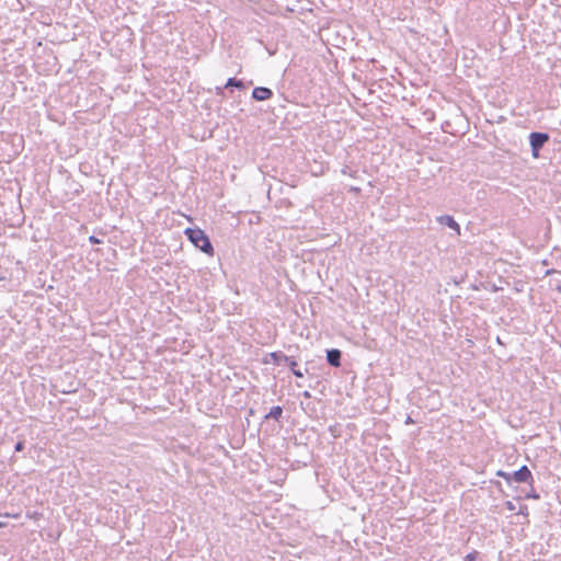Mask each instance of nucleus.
Here are the masks:
<instances>
[{
	"instance_id": "1",
	"label": "nucleus",
	"mask_w": 561,
	"mask_h": 561,
	"mask_svg": "<svg viewBox=\"0 0 561 561\" xmlns=\"http://www.w3.org/2000/svg\"><path fill=\"white\" fill-rule=\"evenodd\" d=\"M187 239L201 251L209 256L214 255V248L207 234L199 228H186L184 231Z\"/></svg>"
},
{
	"instance_id": "2",
	"label": "nucleus",
	"mask_w": 561,
	"mask_h": 561,
	"mask_svg": "<svg viewBox=\"0 0 561 561\" xmlns=\"http://www.w3.org/2000/svg\"><path fill=\"white\" fill-rule=\"evenodd\" d=\"M496 476L500 478H503L506 482H510L512 479L518 483H529L533 485L534 478L531 474V471L528 469L527 466L520 467L517 471H515L513 474H510L505 471L499 470L496 472Z\"/></svg>"
},
{
	"instance_id": "3",
	"label": "nucleus",
	"mask_w": 561,
	"mask_h": 561,
	"mask_svg": "<svg viewBox=\"0 0 561 561\" xmlns=\"http://www.w3.org/2000/svg\"><path fill=\"white\" fill-rule=\"evenodd\" d=\"M529 138L533 150V157L538 158L539 149L548 141L549 136L548 134L543 133H531Z\"/></svg>"
},
{
	"instance_id": "4",
	"label": "nucleus",
	"mask_w": 561,
	"mask_h": 561,
	"mask_svg": "<svg viewBox=\"0 0 561 561\" xmlns=\"http://www.w3.org/2000/svg\"><path fill=\"white\" fill-rule=\"evenodd\" d=\"M272 95H273L272 90L268 88H264V87L254 88V90L252 91V96L256 101H266V100L271 99Z\"/></svg>"
},
{
	"instance_id": "5",
	"label": "nucleus",
	"mask_w": 561,
	"mask_h": 561,
	"mask_svg": "<svg viewBox=\"0 0 561 561\" xmlns=\"http://www.w3.org/2000/svg\"><path fill=\"white\" fill-rule=\"evenodd\" d=\"M440 224H444L456 231L457 234H460V226L451 216L445 215L438 218Z\"/></svg>"
},
{
	"instance_id": "6",
	"label": "nucleus",
	"mask_w": 561,
	"mask_h": 561,
	"mask_svg": "<svg viewBox=\"0 0 561 561\" xmlns=\"http://www.w3.org/2000/svg\"><path fill=\"white\" fill-rule=\"evenodd\" d=\"M327 359L330 365L339 367L341 365V352L335 348L328 351Z\"/></svg>"
},
{
	"instance_id": "7",
	"label": "nucleus",
	"mask_w": 561,
	"mask_h": 561,
	"mask_svg": "<svg viewBox=\"0 0 561 561\" xmlns=\"http://www.w3.org/2000/svg\"><path fill=\"white\" fill-rule=\"evenodd\" d=\"M226 87H236V88H242L243 84L240 80H236L234 78H230L227 83H226Z\"/></svg>"
},
{
	"instance_id": "8",
	"label": "nucleus",
	"mask_w": 561,
	"mask_h": 561,
	"mask_svg": "<svg viewBox=\"0 0 561 561\" xmlns=\"http://www.w3.org/2000/svg\"><path fill=\"white\" fill-rule=\"evenodd\" d=\"M282 412L283 410L280 407H274L272 408L270 415L273 416L274 419H278L282 415Z\"/></svg>"
},
{
	"instance_id": "9",
	"label": "nucleus",
	"mask_w": 561,
	"mask_h": 561,
	"mask_svg": "<svg viewBox=\"0 0 561 561\" xmlns=\"http://www.w3.org/2000/svg\"><path fill=\"white\" fill-rule=\"evenodd\" d=\"M89 241H90L91 243H93V244H99V243H101V240H100V239H98V238H96V237H94V236H91V237L89 238Z\"/></svg>"
},
{
	"instance_id": "10",
	"label": "nucleus",
	"mask_w": 561,
	"mask_h": 561,
	"mask_svg": "<svg viewBox=\"0 0 561 561\" xmlns=\"http://www.w3.org/2000/svg\"><path fill=\"white\" fill-rule=\"evenodd\" d=\"M24 448V444L22 442H19L16 445H15V450L16 451H22Z\"/></svg>"
},
{
	"instance_id": "11",
	"label": "nucleus",
	"mask_w": 561,
	"mask_h": 561,
	"mask_svg": "<svg viewBox=\"0 0 561 561\" xmlns=\"http://www.w3.org/2000/svg\"><path fill=\"white\" fill-rule=\"evenodd\" d=\"M476 559V553H469L466 556L467 561H473Z\"/></svg>"
},
{
	"instance_id": "12",
	"label": "nucleus",
	"mask_w": 561,
	"mask_h": 561,
	"mask_svg": "<svg viewBox=\"0 0 561 561\" xmlns=\"http://www.w3.org/2000/svg\"><path fill=\"white\" fill-rule=\"evenodd\" d=\"M270 356L272 357V359H273L274 362H277V360H278V358H279V355H278L277 353H275V352H274V353H271V354H270Z\"/></svg>"
},
{
	"instance_id": "13",
	"label": "nucleus",
	"mask_w": 561,
	"mask_h": 561,
	"mask_svg": "<svg viewBox=\"0 0 561 561\" xmlns=\"http://www.w3.org/2000/svg\"><path fill=\"white\" fill-rule=\"evenodd\" d=\"M5 517H11V518H18L20 516V514H10V513H5L4 514Z\"/></svg>"
},
{
	"instance_id": "14",
	"label": "nucleus",
	"mask_w": 561,
	"mask_h": 561,
	"mask_svg": "<svg viewBox=\"0 0 561 561\" xmlns=\"http://www.w3.org/2000/svg\"><path fill=\"white\" fill-rule=\"evenodd\" d=\"M294 375H295L296 377H299V378H301V377H302V373H301L300 370H295V369H294Z\"/></svg>"
},
{
	"instance_id": "15",
	"label": "nucleus",
	"mask_w": 561,
	"mask_h": 561,
	"mask_svg": "<svg viewBox=\"0 0 561 561\" xmlns=\"http://www.w3.org/2000/svg\"><path fill=\"white\" fill-rule=\"evenodd\" d=\"M527 497H531V499H539V495L538 494H534V493H530Z\"/></svg>"
},
{
	"instance_id": "16",
	"label": "nucleus",
	"mask_w": 561,
	"mask_h": 561,
	"mask_svg": "<svg viewBox=\"0 0 561 561\" xmlns=\"http://www.w3.org/2000/svg\"><path fill=\"white\" fill-rule=\"evenodd\" d=\"M506 506L508 510H514V505L512 502H506Z\"/></svg>"
},
{
	"instance_id": "17",
	"label": "nucleus",
	"mask_w": 561,
	"mask_h": 561,
	"mask_svg": "<svg viewBox=\"0 0 561 561\" xmlns=\"http://www.w3.org/2000/svg\"><path fill=\"white\" fill-rule=\"evenodd\" d=\"M522 513H523L524 515H527V514H528V513H527V506H525V507H524V510L522 511Z\"/></svg>"
},
{
	"instance_id": "18",
	"label": "nucleus",
	"mask_w": 561,
	"mask_h": 561,
	"mask_svg": "<svg viewBox=\"0 0 561 561\" xmlns=\"http://www.w3.org/2000/svg\"><path fill=\"white\" fill-rule=\"evenodd\" d=\"M296 365H297V363H296L295 360H291V362H290V366H291V367H295Z\"/></svg>"
},
{
	"instance_id": "19",
	"label": "nucleus",
	"mask_w": 561,
	"mask_h": 561,
	"mask_svg": "<svg viewBox=\"0 0 561 561\" xmlns=\"http://www.w3.org/2000/svg\"><path fill=\"white\" fill-rule=\"evenodd\" d=\"M5 526H7V524H5V523L0 522V528H3V527H5Z\"/></svg>"
},
{
	"instance_id": "20",
	"label": "nucleus",
	"mask_w": 561,
	"mask_h": 561,
	"mask_svg": "<svg viewBox=\"0 0 561 561\" xmlns=\"http://www.w3.org/2000/svg\"><path fill=\"white\" fill-rule=\"evenodd\" d=\"M28 516L32 518H35V517H37V514H33V515H28Z\"/></svg>"
}]
</instances>
